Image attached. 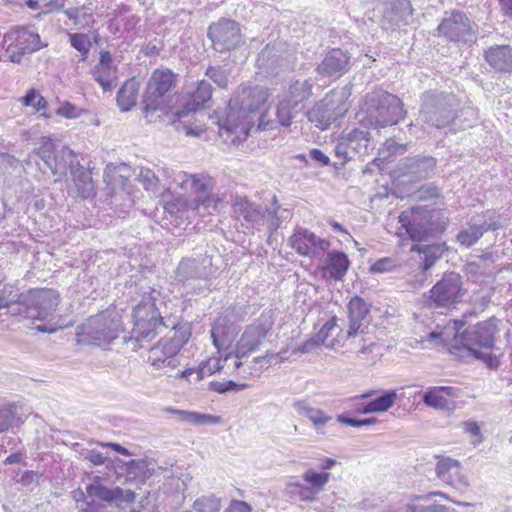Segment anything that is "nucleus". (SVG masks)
<instances>
[{
  "label": "nucleus",
  "mask_w": 512,
  "mask_h": 512,
  "mask_svg": "<svg viewBox=\"0 0 512 512\" xmlns=\"http://www.w3.org/2000/svg\"><path fill=\"white\" fill-rule=\"evenodd\" d=\"M138 179L146 191L156 193L160 190V180L152 169L142 167Z\"/></svg>",
  "instance_id": "obj_48"
},
{
  "label": "nucleus",
  "mask_w": 512,
  "mask_h": 512,
  "mask_svg": "<svg viewBox=\"0 0 512 512\" xmlns=\"http://www.w3.org/2000/svg\"><path fill=\"white\" fill-rule=\"evenodd\" d=\"M437 459L435 473L438 479L458 490L469 487V480L463 473L458 460L443 456H438Z\"/></svg>",
  "instance_id": "obj_20"
},
{
  "label": "nucleus",
  "mask_w": 512,
  "mask_h": 512,
  "mask_svg": "<svg viewBox=\"0 0 512 512\" xmlns=\"http://www.w3.org/2000/svg\"><path fill=\"white\" fill-rule=\"evenodd\" d=\"M174 274L177 282L195 291L196 287L192 283L195 281L204 283L199 285L198 290L208 288L210 280L215 277L216 269L213 267L210 257L199 256L197 258H183L179 262Z\"/></svg>",
  "instance_id": "obj_15"
},
{
  "label": "nucleus",
  "mask_w": 512,
  "mask_h": 512,
  "mask_svg": "<svg viewBox=\"0 0 512 512\" xmlns=\"http://www.w3.org/2000/svg\"><path fill=\"white\" fill-rule=\"evenodd\" d=\"M484 58L495 71L500 73H512V46H491L485 50Z\"/></svg>",
  "instance_id": "obj_30"
},
{
  "label": "nucleus",
  "mask_w": 512,
  "mask_h": 512,
  "mask_svg": "<svg viewBox=\"0 0 512 512\" xmlns=\"http://www.w3.org/2000/svg\"><path fill=\"white\" fill-rule=\"evenodd\" d=\"M371 147L370 133L367 130L355 128L343 134L335 146V155L341 160L340 165L344 166L349 160L355 157L367 156Z\"/></svg>",
  "instance_id": "obj_18"
},
{
  "label": "nucleus",
  "mask_w": 512,
  "mask_h": 512,
  "mask_svg": "<svg viewBox=\"0 0 512 512\" xmlns=\"http://www.w3.org/2000/svg\"><path fill=\"white\" fill-rule=\"evenodd\" d=\"M220 500L214 496L201 497L193 504L195 512H219Z\"/></svg>",
  "instance_id": "obj_50"
},
{
  "label": "nucleus",
  "mask_w": 512,
  "mask_h": 512,
  "mask_svg": "<svg viewBox=\"0 0 512 512\" xmlns=\"http://www.w3.org/2000/svg\"><path fill=\"white\" fill-rule=\"evenodd\" d=\"M72 176L77 193L81 198L89 199L96 195L91 172L86 170L79 162H77L76 169L73 170Z\"/></svg>",
  "instance_id": "obj_38"
},
{
  "label": "nucleus",
  "mask_w": 512,
  "mask_h": 512,
  "mask_svg": "<svg viewBox=\"0 0 512 512\" xmlns=\"http://www.w3.org/2000/svg\"><path fill=\"white\" fill-rule=\"evenodd\" d=\"M70 44L81 53L82 60H85L91 48V42L89 37L83 33L70 34Z\"/></svg>",
  "instance_id": "obj_51"
},
{
  "label": "nucleus",
  "mask_w": 512,
  "mask_h": 512,
  "mask_svg": "<svg viewBox=\"0 0 512 512\" xmlns=\"http://www.w3.org/2000/svg\"><path fill=\"white\" fill-rule=\"evenodd\" d=\"M160 292L148 287L143 291L142 298L134 307V327L131 335L123 336V342L133 351L143 347V342H149L156 337L158 329L164 326L163 318L156 305Z\"/></svg>",
  "instance_id": "obj_6"
},
{
  "label": "nucleus",
  "mask_w": 512,
  "mask_h": 512,
  "mask_svg": "<svg viewBox=\"0 0 512 512\" xmlns=\"http://www.w3.org/2000/svg\"><path fill=\"white\" fill-rule=\"evenodd\" d=\"M498 322L497 318L491 317L464 328V319L454 320L455 335L449 345V352L463 362L480 360L488 368L496 369L499 366V359L492 350L495 346Z\"/></svg>",
  "instance_id": "obj_1"
},
{
  "label": "nucleus",
  "mask_w": 512,
  "mask_h": 512,
  "mask_svg": "<svg viewBox=\"0 0 512 512\" xmlns=\"http://www.w3.org/2000/svg\"><path fill=\"white\" fill-rule=\"evenodd\" d=\"M466 290L463 288L461 276L456 272H449L424 294L425 304L431 309L454 308L464 296Z\"/></svg>",
  "instance_id": "obj_10"
},
{
  "label": "nucleus",
  "mask_w": 512,
  "mask_h": 512,
  "mask_svg": "<svg viewBox=\"0 0 512 512\" xmlns=\"http://www.w3.org/2000/svg\"><path fill=\"white\" fill-rule=\"evenodd\" d=\"M500 215L495 210H486L470 218L467 227L456 235L457 242L466 248L475 245L485 232L503 228Z\"/></svg>",
  "instance_id": "obj_16"
},
{
  "label": "nucleus",
  "mask_w": 512,
  "mask_h": 512,
  "mask_svg": "<svg viewBox=\"0 0 512 512\" xmlns=\"http://www.w3.org/2000/svg\"><path fill=\"white\" fill-rule=\"evenodd\" d=\"M403 167L406 175H410L414 180H422L434 173L436 160L431 156L408 157L405 159Z\"/></svg>",
  "instance_id": "obj_31"
},
{
  "label": "nucleus",
  "mask_w": 512,
  "mask_h": 512,
  "mask_svg": "<svg viewBox=\"0 0 512 512\" xmlns=\"http://www.w3.org/2000/svg\"><path fill=\"white\" fill-rule=\"evenodd\" d=\"M399 222L413 241L422 242L431 229L426 218L421 217V208L413 207L399 215Z\"/></svg>",
  "instance_id": "obj_23"
},
{
  "label": "nucleus",
  "mask_w": 512,
  "mask_h": 512,
  "mask_svg": "<svg viewBox=\"0 0 512 512\" xmlns=\"http://www.w3.org/2000/svg\"><path fill=\"white\" fill-rule=\"evenodd\" d=\"M464 431L468 434H470L474 440H472V443L474 445H477L482 442V434L480 430V426L477 422L474 421H465L463 422Z\"/></svg>",
  "instance_id": "obj_59"
},
{
  "label": "nucleus",
  "mask_w": 512,
  "mask_h": 512,
  "mask_svg": "<svg viewBox=\"0 0 512 512\" xmlns=\"http://www.w3.org/2000/svg\"><path fill=\"white\" fill-rule=\"evenodd\" d=\"M211 338L213 341L214 346L221 350L225 347L228 348V345L230 343V340L224 333V328L220 325H214L211 329Z\"/></svg>",
  "instance_id": "obj_56"
},
{
  "label": "nucleus",
  "mask_w": 512,
  "mask_h": 512,
  "mask_svg": "<svg viewBox=\"0 0 512 512\" xmlns=\"http://www.w3.org/2000/svg\"><path fill=\"white\" fill-rule=\"evenodd\" d=\"M81 110L72 103L65 101L56 110V114L65 118L74 119L80 116Z\"/></svg>",
  "instance_id": "obj_58"
},
{
  "label": "nucleus",
  "mask_w": 512,
  "mask_h": 512,
  "mask_svg": "<svg viewBox=\"0 0 512 512\" xmlns=\"http://www.w3.org/2000/svg\"><path fill=\"white\" fill-rule=\"evenodd\" d=\"M13 292L9 285L0 289V309L7 308L11 316L44 321L59 304V294L53 289L32 288L16 295Z\"/></svg>",
  "instance_id": "obj_4"
},
{
  "label": "nucleus",
  "mask_w": 512,
  "mask_h": 512,
  "mask_svg": "<svg viewBox=\"0 0 512 512\" xmlns=\"http://www.w3.org/2000/svg\"><path fill=\"white\" fill-rule=\"evenodd\" d=\"M446 396H454L453 387H430L423 394L422 401L428 407L442 411H449L454 408V403Z\"/></svg>",
  "instance_id": "obj_34"
},
{
  "label": "nucleus",
  "mask_w": 512,
  "mask_h": 512,
  "mask_svg": "<svg viewBox=\"0 0 512 512\" xmlns=\"http://www.w3.org/2000/svg\"><path fill=\"white\" fill-rule=\"evenodd\" d=\"M309 155L313 161L319 163L321 166H326L330 162L329 157L326 154H324L320 149H312Z\"/></svg>",
  "instance_id": "obj_64"
},
{
  "label": "nucleus",
  "mask_w": 512,
  "mask_h": 512,
  "mask_svg": "<svg viewBox=\"0 0 512 512\" xmlns=\"http://www.w3.org/2000/svg\"><path fill=\"white\" fill-rule=\"evenodd\" d=\"M252 507L245 501L232 500L226 512H251Z\"/></svg>",
  "instance_id": "obj_63"
},
{
  "label": "nucleus",
  "mask_w": 512,
  "mask_h": 512,
  "mask_svg": "<svg viewBox=\"0 0 512 512\" xmlns=\"http://www.w3.org/2000/svg\"><path fill=\"white\" fill-rule=\"evenodd\" d=\"M413 13L410 0H385L382 26L391 28L394 24L404 21Z\"/></svg>",
  "instance_id": "obj_28"
},
{
  "label": "nucleus",
  "mask_w": 512,
  "mask_h": 512,
  "mask_svg": "<svg viewBox=\"0 0 512 512\" xmlns=\"http://www.w3.org/2000/svg\"><path fill=\"white\" fill-rule=\"evenodd\" d=\"M93 77L104 91H111L115 87L117 69L115 66H99L93 69Z\"/></svg>",
  "instance_id": "obj_44"
},
{
  "label": "nucleus",
  "mask_w": 512,
  "mask_h": 512,
  "mask_svg": "<svg viewBox=\"0 0 512 512\" xmlns=\"http://www.w3.org/2000/svg\"><path fill=\"white\" fill-rule=\"evenodd\" d=\"M168 412L176 416L179 421L194 426L218 425L222 423V418L216 415L199 413L196 411L179 410L174 408H169Z\"/></svg>",
  "instance_id": "obj_37"
},
{
  "label": "nucleus",
  "mask_w": 512,
  "mask_h": 512,
  "mask_svg": "<svg viewBox=\"0 0 512 512\" xmlns=\"http://www.w3.org/2000/svg\"><path fill=\"white\" fill-rule=\"evenodd\" d=\"M214 371L215 370L211 369L210 366L203 365V366H200L198 369H196V368L185 369L180 373L179 377L189 379V377L191 375L195 374L196 375L195 380L200 381L205 377V375H211Z\"/></svg>",
  "instance_id": "obj_57"
},
{
  "label": "nucleus",
  "mask_w": 512,
  "mask_h": 512,
  "mask_svg": "<svg viewBox=\"0 0 512 512\" xmlns=\"http://www.w3.org/2000/svg\"><path fill=\"white\" fill-rule=\"evenodd\" d=\"M284 43L274 42L267 44L259 53L256 63L265 72L271 73L276 68L280 67L283 62Z\"/></svg>",
  "instance_id": "obj_33"
},
{
  "label": "nucleus",
  "mask_w": 512,
  "mask_h": 512,
  "mask_svg": "<svg viewBox=\"0 0 512 512\" xmlns=\"http://www.w3.org/2000/svg\"><path fill=\"white\" fill-rule=\"evenodd\" d=\"M273 325L272 316L262 313L255 322L245 328L237 340L234 349L225 354L224 361H228L232 356L242 359L256 351L271 331Z\"/></svg>",
  "instance_id": "obj_13"
},
{
  "label": "nucleus",
  "mask_w": 512,
  "mask_h": 512,
  "mask_svg": "<svg viewBox=\"0 0 512 512\" xmlns=\"http://www.w3.org/2000/svg\"><path fill=\"white\" fill-rule=\"evenodd\" d=\"M404 512H456L442 504H432L429 506L407 504L404 507Z\"/></svg>",
  "instance_id": "obj_55"
},
{
  "label": "nucleus",
  "mask_w": 512,
  "mask_h": 512,
  "mask_svg": "<svg viewBox=\"0 0 512 512\" xmlns=\"http://www.w3.org/2000/svg\"><path fill=\"white\" fill-rule=\"evenodd\" d=\"M403 102L397 96L383 91H373L365 98L363 121L375 129L397 124L406 114Z\"/></svg>",
  "instance_id": "obj_7"
},
{
  "label": "nucleus",
  "mask_w": 512,
  "mask_h": 512,
  "mask_svg": "<svg viewBox=\"0 0 512 512\" xmlns=\"http://www.w3.org/2000/svg\"><path fill=\"white\" fill-rule=\"evenodd\" d=\"M88 496L92 499H98L108 503L120 502L131 503L135 499V492L127 489L124 490L120 487L108 488L104 486L99 479L93 481L86 487Z\"/></svg>",
  "instance_id": "obj_24"
},
{
  "label": "nucleus",
  "mask_w": 512,
  "mask_h": 512,
  "mask_svg": "<svg viewBox=\"0 0 512 512\" xmlns=\"http://www.w3.org/2000/svg\"><path fill=\"white\" fill-rule=\"evenodd\" d=\"M47 44L41 42L40 35L28 27L14 26L3 35V47L9 61L21 63L26 54H31Z\"/></svg>",
  "instance_id": "obj_12"
},
{
  "label": "nucleus",
  "mask_w": 512,
  "mask_h": 512,
  "mask_svg": "<svg viewBox=\"0 0 512 512\" xmlns=\"http://www.w3.org/2000/svg\"><path fill=\"white\" fill-rule=\"evenodd\" d=\"M398 266L399 264L395 258L384 257L370 266V272L374 274L388 273L394 271Z\"/></svg>",
  "instance_id": "obj_54"
},
{
  "label": "nucleus",
  "mask_w": 512,
  "mask_h": 512,
  "mask_svg": "<svg viewBox=\"0 0 512 512\" xmlns=\"http://www.w3.org/2000/svg\"><path fill=\"white\" fill-rule=\"evenodd\" d=\"M396 399V390L383 391L379 396L367 402L366 410L373 411V413L386 412L395 404Z\"/></svg>",
  "instance_id": "obj_43"
},
{
  "label": "nucleus",
  "mask_w": 512,
  "mask_h": 512,
  "mask_svg": "<svg viewBox=\"0 0 512 512\" xmlns=\"http://www.w3.org/2000/svg\"><path fill=\"white\" fill-rule=\"evenodd\" d=\"M302 477L310 485L308 489L310 495L301 496V500L313 501L315 500V494L324 490V487L331 478V474L329 472H316L313 469H308L303 473Z\"/></svg>",
  "instance_id": "obj_39"
},
{
  "label": "nucleus",
  "mask_w": 512,
  "mask_h": 512,
  "mask_svg": "<svg viewBox=\"0 0 512 512\" xmlns=\"http://www.w3.org/2000/svg\"><path fill=\"white\" fill-rule=\"evenodd\" d=\"M447 250L445 243L436 244H415L412 246L411 251L418 252L423 255V262L421 267L423 271L429 270L437 260H439L444 252Z\"/></svg>",
  "instance_id": "obj_40"
},
{
  "label": "nucleus",
  "mask_w": 512,
  "mask_h": 512,
  "mask_svg": "<svg viewBox=\"0 0 512 512\" xmlns=\"http://www.w3.org/2000/svg\"><path fill=\"white\" fill-rule=\"evenodd\" d=\"M174 335L169 339L170 345L168 346V352L178 353L180 349L188 342L191 336L190 327L184 325H174Z\"/></svg>",
  "instance_id": "obj_47"
},
{
  "label": "nucleus",
  "mask_w": 512,
  "mask_h": 512,
  "mask_svg": "<svg viewBox=\"0 0 512 512\" xmlns=\"http://www.w3.org/2000/svg\"><path fill=\"white\" fill-rule=\"evenodd\" d=\"M312 94V85L309 80H297L289 87L288 100H292L294 104L301 106V103L307 100Z\"/></svg>",
  "instance_id": "obj_46"
},
{
  "label": "nucleus",
  "mask_w": 512,
  "mask_h": 512,
  "mask_svg": "<svg viewBox=\"0 0 512 512\" xmlns=\"http://www.w3.org/2000/svg\"><path fill=\"white\" fill-rule=\"evenodd\" d=\"M34 156L41 159L46 169L60 177L66 175L68 170L72 173L79 162L71 149L65 146L58 149L50 140L43 142L41 147L35 149L33 154L25 160L26 164H29Z\"/></svg>",
  "instance_id": "obj_14"
},
{
  "label": "nucleus",
  "mask_w": 512,
  "mask_h": 512,
  "mask_svg": "<svg viewBox=\"0 0 512 512\" xmlns=\"http://www.w3.org/2000/svg\"><path fill=\"white\" fill-rule=\"evenodd\" d=\"M205 75L220 88H226L228 85L226 70L220 66H209Z\"/></svg>",
  "instance_id": "obj_53"
},
{
  "label": "nucleus",
  "mask_w": 512,
  "mask_h": 512,
  "mask_svg": "<svg viewBox=\"0 0 512 512\" xmlns=\"http://www.w3.org/2000/svg\"><path fill=\"white\" fill-rule=\"evenodd\" d=\"M176 185L182 189H190L198 195V202L208 206V196L212 189V178L205 174H188L180 171L174 177Z\"/></svg>",
  "instance_id": "obj_21"
},
{
  "label": "nucleus",
  "mask_w": 512,
  "mask_h": 512,
  "mask_svg": "<svg viewBox=\"0 0 512 512\" xmlns=\"http://www.w3.org/2000/svg\"><path fill=\"white\" fill-rule=\"evenodd\" d=\"M23 423L18 413V406L14 402L0 404V434L14 431Z\"/></svg>",
  "instance_id": "obj_41"
},
{
  "label": "nucleus",
  "mask_w": 512,
  "mask_h": 512,
  "mask_svg": "<svg viewBox=\"0 0 512 512\" xmlns=\"http://www.w3.org/2000/svg\"><path fill=\"white\" fill-rule=\"evenodd\" d=\"M123 325L118 314L101 312L91 316L81 327L80 336L83 342L97 346H105L118 338L123 332Z\"/></svg>",
  "instance_id": "obj_9"
},
{
  "label": "nucleus",
  "mask_w": 512,
  "mask_h": 512,
  "mask_svg": "<svg viewBox=\"0 0 512 512\" xmlns=\"http://www.w3.org/2000/svg\"><path fill=\"white\" fill-rule=\"evenodd\" d=\"M350 60L351 57L347 51L334 48L326 53L317 71L322 76L339 78L349 70Z\"/></svg>",
  "instance_id": "obj_22"
},
{
  "label": "nucleus",
  "mask_w": 512,
  "mask_h": 512,
  "mask_svg": "<svg viewBox=\"0 0 512 512\" xmlns=\"http://www.w3.org/2000/svg\"><path fill=\"white\" fill-rule=\"evenodd\" d=\"M139 93V83L134 79L127 80L117 93V105L122 112L135 106Z\"/></svg>",
  "instance_id": "obj_42"
},
{
  "label": "nucleus",
  "mask_w": 512,
  "mask_h": 512,
  "mask_svg": "<svg viewBox=\"0 0 512 512\" xmlns=\"http://www.w3.org/2000/svg\"><path fill=\"white\" fill-rule=\"evenodd\" d=\"M321 345L322 344L320 343V341H318V339L315 336H313L310 339L306 340L303 344L298 346L296 349H294L293 353H311Z\"/></svg>",
  "instance_id": "obj_61"
},
{
  "label": "nucleus",
  "mask_w": 512,
  "mask_h": 512,
  "mask_svg": "<svg viewBox=\"0 0 512 512\" xmlns=\"http://www.w3.org/2000/svg\"><path fill=\"white\" fill-rule=\"evenodd\" d=\"M118 478L123 477L126 482L136 484L144 482L151 476L147 461L143 459L124 462L118 460L115 466Z\"/></svg>",
  "instance_id": "obj_25"
},
{
  "label": "nucleus",
  "mask_w": 512,
  "mask_h": 512,
  "mask_svg": "<svg viewBox=\"0 0 512 512\" xmlns=\"http://www.w3.org/2000/svg\"><path fill=\"white\" fill-rule=\"evenodd\" d=\"M212 85L207 80L198 82L195 91L192 94V103L186 104L183 108L173 111V115L178 121H182L193 116L201 104L207 102L212 96Z\"/></svg>",
  "instance_id": "obj_29"
},
{
  "label": "nucleus",
  "mask_w": 512,
  "mask_h": 512,
  "mask_svg": "<svg viewBox=\"0 0 512 512\" xmlns=\"http://www.w3.org/2000/svg\"><path fill=\"white\" fill-rule=\"evenodd\" d=\"M344 112H346V109L341 113H336L334 105L331 101L325 98L307 112V118L315 125V127L321 130H326L339 117H342Z\"/></svg>",
  "instance_id": "obj_27"
},
{
  "label": "nucleus",
  "mask_w": 512,
  "mask_h": 512,
  "mask_svg": "<svg viewBox=\"0 0 512 512\" xmlns=\"http://www.w3.org/2000/svg\"><path fill=\"white\" fill-rule=\"evenodd\" d=\"M176 81L177 75L169 69H156L151 74L143 96V112L147 119L156 111L173 114L177 109L170 104Z\"/></svg>",
  "instance_id": "obj_8"
},
{
  "label": "nucleus",
  "mask_w": 512,
  "mask_h": 512,
  "mask_svg": "<svg viewBox=\"0 0 512 512\" xmlns=\"http://www.w3.org/2000/svg\"><path fill=\"white\" fill-rule=\"evenodd\" d=\"M370 311V305L359 296H354L348 304L349 327L347 330V340L355 338L358 334H362V321L366 318Z\"/></svg>",
  "instance_id": "obj_26"
},
{
  "label": "nucleus",
  "mask_w": 512,
  "mask_h": 512,
  "mask_svg": "<svg viewBox=\"0 0 512 512\" xmlns=\"http://www.w3.org/2000/svg\"><path fill=\"white\" fill-rule=\"evenodd\" d=\"M291 247L300 255L316 257L330 247V242L317 237L307 229L298 228L290 237Z\"/></svg>",
  "instance_id": "obj_19"
},
{
  "label": "nucleus",
  "mask_w": 512,
  "mask_h": 512,
  "mask_svg": "<svg viewBox=\"0 0 512 512\" xmlns=\"http://www.w3.org/2000/svg\"><path fill=\"white\" fill-rule=\"evenodd\" d=\"M419 118L437 129L464 130L476 123L478 112L470 105L461 107L452 93L429 90L421 96Z\"/></svg>",
  "instance_id": "obj_3"
},
{
  "label": "nucleus",
  "mask_w": 512,
  "mask_h": 512,
  "mask_svg": "<svg viewBox=\"0 0 512 512\" xmlns=\"http://www.w3.org/2000/svg\"><path fill=\"white\" fill-rule=\"evenodd\" d=\"M361 348L357 351V357L363 360L375 362L380 356V345L372 340L361 339Z\"/></svg>",
  "instance_id": "obj_49"
},
{
  "label": "nucleus",
  "mask_w": 512,
  "mask_h": 512,
  "mask_svg": "<svg viewBox=\"0 0 512 512\" xmlns=\"http://www.w3.org/2000/svg\"><path fill=\"white\" fill-rule=\"evenodd\" d=\"M350 267V260L348 256L337 250L327 252L324 269L328 272L329 276L334 280H342Z\"/></svg>",
  "instance_id": "obj_35"
},
{
  "label": "nucleus",
  "mask_w": 512,
  "mask_h": 512,
  "mask_svg": "<svg viewBox=\"0 0 512 512\" xmlns=\"http://www.w3.org/2000/svg\"><path fill=\"white\" fill-rule=\"evenodd\" d=\"M268 97L266 88L240 86L229 100L226 116L220 120L221 137L232 144L246 140Z\"/></svg>",
  "instance_id": "obj_2"
},
{
  "label": "nucleus",
  "mask_w": 512,
  "mask_h": 512,
  "mask_svg": "<svg viewBox=\"0 0 512 512\" xmlns=\"http://www.w3.org/2000/svg\"><path fill=\"white\" fill-rule=\"evenodd\" d=\"M207 36L215 51L224 53L238 48L243 43V35L237 21L221 18L209 25Z\"/></svg>",
  "instance_id": "obj_17"
},
{
  "label": "nucleus",
  "mask_w": 512,
  "mask_h": 512,
  "mask_svg": "<svg viewBox=\"0 0 512 512\" xmlns=\"http://www.w3.org/2000/svg\"><path fill=\"white\" fill-rule=\"evenodd\" d=\"M84 458L95 466L105 464L106 460L108 459L107 456L96 450L87 451Z\"/></svg>",
  "instance_id": "obj_62"
},
{
  "label": "nucleus",
  "mask_w": 512,
  "mask_h": 512,
  "mask_svg": "<svg viewBox=\"0 0 512 512\" xmlns=\"http://www.w3.org/2000/svg\"><path fill=\"white\" fill-rule=\"evenodd\" d=\"M437 30L439 36L458 45L471 46L478 38V25L458 10L446 13Z\"/></svg>",
  "instance_id": "obj_11"
},
{
  "label": "nucleus",
  "mask_w": 512,
  "mask_h": 512,
  "mask_svg": "<svg viewBox=\"0 0 512 512\" xmlns=\"http://www.w3.org/2000/svg\"><path fill=\"white\" fill-rule=\"evenodd\" d=\"M302 108V106L294 104L292 100L284 99L280 101L276 109V117L278 122L284 127L290 126L292 119L295 118L296 114Z\"/></svg>",
  "instance_id": "obj_45"
},
{
  "label": "nucleus",
  "mask_w": 512,
  "mask_h": 512,
  "mask_svg": "<svg viewBox=\"0 0 512 512\" xmlns=\"http://www.w3.org/2000/svg\"><path fill=\"white\" fill-rule=\"evenodd\" d=\"M233 213L241 225L248 230H260L266 226L269 233H274L282 222L290 220L292 212L278 204L276 196L270 207L263 208L246 196H236L233 200Z\"/></svg>",
  "instance_id": "obj_5"
},
{
  "label": "nucleus",
  "mask_w": 512,
  "mask_h": 512,
  "mask_svg": "<svg viewBox=\"0 0 512 512\" xmlns=\"http://www.w3.org/2000/svg\"><path fill=\"white\" fill-rule=\"evenodd\" d=\"M186 481L178 476L171 475L166 478L162 490L166 494H183L186 490Z\"/></svg>",
  "instance_id": "obj_52"
},
{
  "label": "nucleus",
  "mask_w": 512,
  "mask_h": 512,
  "mask_svg": "<svg viewBox=\"0 0 512 512\" xmlns=\"http://www.w3.org/2000/svg\"><path fill=\"white\" fill-rule=\"evenodd\" d=\"M293 408L299 415L306 417L312 422L317 434L323 435V428L333 419L325 411L311 406L306 400L294 401Z\"/></svg>",
  "instance_id": "obj_32"
},
{
  "label": "nucleus",
  "mask_w": 512,
  "mask_h": 512,
  "mask_svg": "<svg viewBox=\"0 0 512 512\" xmlns=\"http://www.w3.org/2000/svg\"><path fill=\"white\" fill-rule=\"evenodd\" d=\"M169 345L170 341L165 340L160 341L157 346L151 348L148 362L156 369H162L166 367L175 368L179 364L177 359L178 353L170 354L168 352Z\"/></svg>",
  "instance_id": "obj_36"
},
{
  "label": "nucleus",
  "mask_w": 512,
  "mask_h": 512,
  "mask_svg": "<svg viewBox=\"0 0 512 512\" xmlns=\"http://www.w3.org/2000/svg\"><path fill=\"white\" fill-rule=\"evenodd\" d=\"M336 317H332L328 321L324 323L322 328L318 331L315 337L320 341L321 344H324L327 338L329 337L330 331L336 327Z\"/></svg>",
  "instance_id": "obj_60"
}]
</instances>
